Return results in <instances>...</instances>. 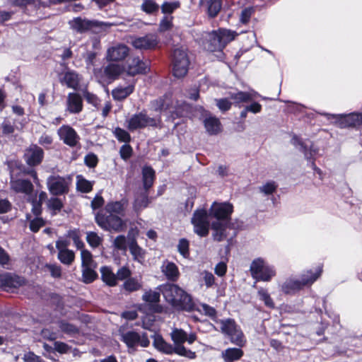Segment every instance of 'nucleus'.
<instances>
[{
  "instance_id": "obj_44",
  "label": "nucleus",
  "mask_w": 362,
  "mask_h": 362,
  "mask_svg": "<svg viewBox=\"0 0 362 362\" xmlns=\"http://www.w3.org/2000/svg\"><path fill=\"white\" fill-rule=\"evenodd\" d=\"M149 202L150 201L147 195H139L134 201V209L136 212L140 211L147 207Z\"/></svg>"
},
{
  "instance_id": "obj_1",
  "label": "nucleus",
  "mask_w": 362,
  "mask_h": 362,
  "mask_svg": "<svg viewBox=\"0 0 362 362\" xmlns=\"http://www.w3.org/2000/svg\"><path fill=\"white\" fill-rule=\"evenodd\" d=\"M161 292L165 300L177 310H189L192 308L191 297L175 284H165Z\"/></svg>"
},
{
  "instance_id": "obj_31",
  "label": "nucleus",
  "mask_w": 362,
  "mask_h": 362,
  "mask_svg": "<svg viewBox=\"0 0 362 362\" xmlns=\"http://www.w3.org/2000/svg\"><path fill=\"white\" fill-rule=\"evenodd\" d=\"M204 127L210 134H216L221 130V122L218 118L209 115L204 119Z\"/></svg>"
},
{
  "instance_id": "obj_42",
  "label": "nucleus",
  "mask_w": 362,
  "mask_h": 362,
  "mask_svg": "<svg viewBox=\"0 0 362 362\" xmlns=\"http://www.w3.org/2000/svg\"><path fill=\"white\" fill-rule=\"evenodd\" d=\"M171 338L175 346L182 345L187 339V333L181 329H174L171 333Z\"/></svg>"
},
{
  "instance_id": "obj_39",
  "label": "nucleus",
  "mask_w": 362,
  "mask_h": 362,
  "mask_svg": "<svg viewBox=\"0 0 362 362\" xmlns=\"http://www.w3.org/2000/svg\"><path fill=\"white\" fill-rule=\"evenodd\" d=\"M95 268V265L82 267V278L84 283H91L96 279L98 275L94 270Z\"/></svg>"
},
{
  "instance_id": "obj_50",
  "label": "nucleus",
  "mask_w": 362,
  "mask_h": 362,
  "mask_svg": "<svg viewBox=\"0 0 362 362\" xmlns=\"http://www.w3.org/2000/svg\"><path fill=\"white\" fill-rule=\"evenodd\" d=\"M173 27V17L164 16L160 22L158 31L160 33L169 30Z\"/></svg>"
},
{
  "instance_id": "obj_43",
  "label": "nucleus",
  "mask_w": 362,
  "mask_h": 362,
  "mask_svg": "<svg viewBox=\"0 0 362 362\" xmlns=\"http://www.w3.org/2000/svg\"><path fill=\"white\" fill-rule=\"evenodd\" d=\"M103 237L98 235L95 232L89 231L86 233V241L91 247L95 248L103 243Z\"/></svg>"
},
{
  "instance_id": "obj_24",
  "label": "nucleus",
  "mask_w": 362,
  "mask_h": 362,
  "mask_svg": "<svg viewBox=\"0 0 362 362\" xmlns=\"http://www.w3.org/2000/svg\"><path fill=\"white\" fill-rule=\"evenodd\" d=\"M11 189L16 193L30 194L33 190V185L30 181L23 179L11 178Z\"/></svg>"
},
{
  "instance_id": "obj_10",
  "label": "nucleus",
  "mask_w": 362,
  "mask_h": 362,
  "mask_svg": "<svg viewBox=\"0 0 362 362\" xmlns=\"http://www.w3.org/2000/svg\"><path fill=\"white\" fill-rule=\"evenodd\" d=\"M160 122V119L148 117L146 114L140 112L132 115L127 121L129 130L134 131L137 129L144 128L146 127H157Z\"/></svg>"
},
{
  "instance_id": "obj_40",
  "label": "nucleus",
  "mask_w": 362,
  "mask_h": 362,
  "mask_svg": "<svg viewBox=\"0 0 362 362\" xmlns=\"http://www.w3.org/2000/svg\"><path fill=\"white\" fill-rule=\"evenodd\" d=\"M58 259L59 261L66 265H70L75 259V254L71 250H64L58 251Z\"/></svg>"
},
{
  "instance_id": "obj_34",
  "label": "nucleus",
  "mask_w": 362,
  "mask_h": 362,
  "mask_svg": "<svg viewBox=\"0 0 362 362\" xmlns=\"http://www.w3.org/2000/svg\"><path fill=\"white\" fill-rule=\"evenodd\" d=\"M200 4L207 8L208 13L211 17L216 16L221 8L220 0H200Z\"/></svg>"
},
{
  "instance_id": "obj_54",
  "label": "nucleus",
  "mask_w": 362,
  "mask_h": 362,
  "mask_svg": "<svg viewBox=\"0 0 362 362\" xmlns=\"http://www.w3.org/2000/svg\"><path fill=\"white\" fill-rule=\"evenodd\" d=\"M202 276L206 288H210L214 284L215 277L212 273L208 271H204L202 273Z\"/></svg>"
},
{
  "instance_id": "obj_17",
  "label": "nucleus",
  "mask_w": 362,
  "mask_h": 362,
  "mask_svg": "<svg viewBox=\"0 0 362 362\" xmlns=\"http://www.w3.org/2000/svg\"><path fill=\"white\" fill-rule=\"evenodd\" d=\"M122 340L129 348H134L136 345L147 347L150 344L146 334H144L140 336L137 332L132 331L123 333L122 334Z\"/></svg>"
},
{
  "instance_id": "obj_27",
  "label": "nucleus",
  "mask_w": 362,
  "mask_h": 362,
  "mask_svg": "<svg viewBox=\"0 0 362 362\" xmlns=\"http://www.w3.org/2000/svg\"><path fill=\"white\" fill-rule=\"evenodd\" d=\"M142 300L152 307L153 312H161L162 308L158 305V303L160 300L159 292L153 290L146 291L142 296Z\"/></svg>"
},
{
  "instance_id": "obj_55",
  "label": "nucleus",
  "mask_w": 362,
  "mask_h": 362,
  "mask_svg": "<svg viewBox=\"0 0 362 362\" xmlns=\"http://www.w3.org/2000/svg\"><path fill=\"white\" fill-rule=\"evenodd\" d=\"M45 222L42 218H35L30 223V229L34 232H37L41 227L45 226Z\"/></svg>"
},
{
  "instance_id": "obj_22",
  "label": "nucleus",
  "mask_w": 362,
  "mask_h": 362,
  "mask_svg": "<svg viewBox=\"0 0 362 362\" xmlns=\"http://www.w3.org/2000/svg\"><path fill=\"white\" fill-rule=\"evenodd\" d=\"M329 119L332 118H341V127H356L358 125H360L362 124V114L361 113H351L348 115H346L344 117H342L341 115H330V114H325Z\"/></svg>"
},
{
  "instance_id": "obj_16",
  "label": "nucleus",
  "mask_w": 362,
  "mask_h": 362,
  "mask_svg": "<svg viewBox=\"0 0 362 362\" xmlns=\"http://www.w3.org/2000/svg\"><path fill=\"white\" fill-rule=\"evenodd\" d=\"M59 139L70 147H75L79 144L80 136L69 125H63L57 130Z\"/></svg>"
},
{
  "instance_id": "obj_25",
  "label": "nucleus",
  "mask_w": 362,
  "mask_h": 362,
  "mask_svg": "<svg viewBox=\"0 0 362 362\" xmlns=\"http://www.w3.org/2000/svg\"><path fill=\"white\" fill-rule=\"evenodd\" d=\"M127 206V201L122 199L120 201L110 202H108L105 207V213L117 215L119 217L124 215V211Z\"/></svg>"
},
{
  "instance_id": "obj_45",
  "label": "nucleus",
  "mask_w": 362,
  "mask_h": 362,
  "mask_svg": "<svg viewBox=\"0 0 362 362\" xmlns=\"http://www.w3.org/2000/svg\"><path fill=\"white\" fill-rule=\"evenodd\" d=\"M76 186L79 191L85 193L89 192L93 188L92 183L80 175L77 176Z\"/></svg>"
},
{
  "instance_id": "obj_7",
  "label": "nucleus",
  "mask_w": 362,
  "mask_h": 362,
  "mask_svg": "<svg viewBox=\"0 0 362 362\" xmlns=\"http://www.w3.org/2000/svg\"><path fill=\"white\" fill-rule=\"evenodd\" d=\"M71 28L78 32L83 33L89 30L95 33L106 31L112 24L98 21H88L76 18L69 21Z\"/></svg>"
},
{
  "instance_id": "obj_18",
  "label": "nucleus",
  "mask_w": 362,
  "mask_h": 362,
  "mask_svg": "<svg viewBox=\"0 0 362 362\" xmlns=\"http://www.w3.org/2000/svg\"><path fill=\"white\" fill-rule=\"evenodd\" d=\"M68 181L59 176H50L47 180L49 192L54 195L62 194L68 192Z\"/></svg>"
},
{
  "instance_id": "obj_23",
  "label": "nucleus",
  "mask_w": 362,
  "mask_h": 362,
  "mask_svg": "<svg viewBox=\"0 0 362 362\" xmlns=\"http://www.w3.org/2000/svg\"><path fill=\"white\" fill-rule=\"evenodd\" d=\"M160 270L168 281H177L180 275L177 266L168 260L163 262Z\"/></svg>"
},
{
  "instance_id": "obj_46",
  "label": "nucleus",
  "mask_w": 362,
  "mask_h": 362,
  "mask_svg": "<svg viewBox=\"0 0 362 362\" xmlns=\"http://www.w3.org/2000/svg\"><path fill=\"white\" fill-rule=\"evenodd\" d=\"M81 258L82 267L95 265L93 259L92 254L88 250L83 248L81 249Z\"/></svg>"
},
{
  "instance_id": "obj_20",
  "label": "nucleus",
  "mask_w": 362,
  "mask_h": 362,
  "mask_svg": "<svg viewBox=\"0 0 362 362\" xmlns=\"http://www.w3.org/2000/svg\"><path fill=\"white\" fill-rule=\"evenodd\" d=\"M124 71V66L118 64L111 63L106 66L104 69V76L100 75L101 71H95L96 77L100 81H103L106 79H115Z\"/></svg>"
},
{
  "instance_id": "obj_37",
  "label": "nucleus",
  "mask_w": 362,
  "mask_h": 362,
  "mask_svg": "<svg viewBox=\"0 0 362 362\" xmlns=\"http://www.w3.org/2000/svg\"><path fill=\"white\" fill-rule=\"evenodd\" d=\"M102 280L110 286H115L117 284L116 275L108 267L100 268Z\"/></svg>"
},
{
  "instance_id": "obj_53",
  "label": "nucleus",
  "mask_w": 362,
  "mask_h": 362,
  "mask_svg": "<svg viewBox=\"0 0 362 362\" xmlns=\"http://www.w3.org/2000/svg\"><path fill=\"white\" fill-rule=\"evenodd\" d=\"M113 245L115 248L121 250H126L127 249V240L124 235L117 236L113 242Z\"/></svg>"
},
{
  "instance_id": "obj_15",
  "label": "nucleus",
  "mask_w": 362,
  "mask_h": 362,
  "mask_svg": "<svg viewBox=\"0 0 362 362\" xmlns=\"http://www.w3.org/2000/svg\"><path fill=\"white\" fill-rule=\"evenodd\" d=\"M158 43L157 37L153 34L132 37L131 45L136 49L147 50L156 47Z\"/></svg>"
},
{
  "instance_id": "obj_12",
  "label": "nucleus",
  "mask_w": 362,
  "mask_h": 362,
  "mask_svg": "<svg viewBox=\"0 0 362 362\" xmlns=\"http://www.w3.org/2000/svg\"><path fill=\"white\" fill-rule=\"evenodd\" d=\"M129 50L125 44H112L106 50L105 59L110 62H122L129 56Z\"/></svg>"
},
{
  "instance_id": "obj_62",
  "label": "nucleus",
  "mask_w": 362,
  "mask_h": 362,
  "mask_svg": "<svg viewBox=\"0 0 362 362\" xmlns=\"http://www.w3.org/2000/svg\"><path fill=\"white\" fill-rule=\"evenodd\" d=\"M216 105L222 112L228 110L231 107V103L226 98L216 100Z\"/></svg>"
},
{
  "instance_id": "obj_4",
  "label": "nucleus",
  "mask_w": 362,
  "mask_h": 362,
  "mask_svg": "<svg viewBox=\"0 0 362 362\" xmlns=\"http://www.w3.org/2000/svg\"><path fill=\"white\" fill-rule=\"evenodd\" d=\"M95 221L102 229L110 232H121L126 228V223L121 217L104 211L97 213Z\"/></svg>"
},
{
  "instance_id": "obj_48",
  "label": "nucleus",
  "mask_w": 362,
  "mask_h": 362,
  "mask_svg": "<svg viewBox=\"0 0 362 362\" xmlns=\"http://www.w3.org/2000/svg\"><path fill=\"white\" fill-rule=\"evenodd\" d=\"M59 327L62 332L69 335L75 334L78 332V329L76 325L65 321L59 322Z\"/></svg>"
},
{
  "instance_id": "obj_28",
  "label": "nucleus",
  "mask_w": 362,
  "mask_h": 362,
  "mask_svg": "<svg viewBox=\"0 0 362 362\" xmlns=\"http://www.w3.org/2000/svg\"><path fill=\"white\" fill-rule=\"evenodd\" d=\"M83 102L81 97L76 93H71L68 95L67 109L70 112L78 113L82 110Z\"/></svg>"
},
{
  "instance_id": "obj_2",
  "label": "nucleus",
  "mask_w": 362,
  "mask_h": 362,
  "mask_svg": "<svg viewBox=\"0 0 362 362\" xmlns=\"http://www.w3.org/2000/svg\"><path fill=\"white\" fill-rule=\"evenodd\" d=\"M236 35L235 32L227 29H218L206 33L203 45L204 48L209 52L221 51L228 43L235 39Z\"/></svg>"
},
{
  "instance_id": "obj_41",
  "label": "nucleus",
  "mask_w": 362,
  "mask_h": 362,
  "mask_svg": "<svg viewBox=\"0 0 362 362\" xmlns=\"http://www.w3.org/2000/svg\"><path fill=\"white\" fill-rule=\"evenodd\" d=\"M141 9L147 14H153L159 10V6L154 0H144Z\"/></svg>"
},
{
  "instance_id": "obj_11",
  "label": "nucleus",
  "mask_w": 362,
  "mask_h": 362,
  "mask_svg": "<svg viewBox=\"0 0 362 362\" xmlns=\"http://www.w3.org/2000/svg\"><path fill=\"white\" fill-rule=\"evenodd\" d=\"M194 232L201 237L208 235L209 222L208 221L207 211L205 209H198L194 213L192 218Z\"/></svg>"
},
{
  "instance_id": "obj_3",
  "label": "nucleus",
  "mask_w": 362,
  "mask_h": 362,
  "mask_svg": "<svg viewBox=\"0 0 362 362\" xmlns=\"http://www.w3.org/2000/svg\"><path fill=\"white\" fill-rule=\"evenodd\" d=\"M322 268L321 266L314 270H308L303 273L299 280H287L282 286L284 292L290 293L301 289L303 286L313 284L321 275Z\"/></svg>"
},
{
  "instance_id": "obj_56",
  "label": "nucleus",
  "mask_w": 362,
  "mask_h": 362,
  "mask_svg": "<svg viewBox=\"0 0 362 362\" xmlns=\"http://www.w3.org/2000/svg\"><path fill=\"white\" fill-rule=\"evenodd\" d=\"M49 209L54 211H60L63 206L62 201L56 197L50 198L47 203Z\"/></svg>"
},
{
  "instance_id": "obj_38",
  "label": "nucleus",
  "mask_w": 362,
  "mask_h": 362,
  "mask_svg": "<svg viewBox=\"0 0 362 362\" xmlns=\"http://www.w3.org/2000/svg\"><path fill=\"white\" fill-rule=\"evenodd\" d=\"M142 174L144 188L148 189L153 183L155 172L151 167L146 166L143 168Z\"/></svg>"
},
{
  "instance_id": "obj_29",
  "label": "nucleus",
  "mask_w": 362,
  "mask_h": 362,
  "mask_svg": "<svg viewBox=\"0 0 362 362\" xmlns=\"http://www.w3.org/2000/svg\"><path fill=\"white\" fill-rule=\"evenodd\" d=\"M129 249L134 260L139 263H143L145 261L146 251L137 244L134 237L129 243Z\"/></svg>"
},
{
  "instance_id": "obj_14",
  "label": "nucleus",
  "mask_w": 362,
  "mask_h": 362,
  "mask_svg": "<svg viewBox=\"0 0 362 362\" xmlns=\"http://www.w3.org/2000/svg\"><path fill=\"white\" fill-rule=\"evenodd\" d=\"M232 212V204L226 202H214L210 208V215L216 218V221H229Z\"/></svg>"
},
{
  "instance_id": "obj_63",
  "label": "nucleus",
  "mask_w": 362,
  "mask_h": 362,
  "mask_svg": "<svg viewBox=\"0 0 362 362\" xmlns=\"http://www.w3.org/2000/svg\"><path fill=\"white\" fill-rule=\"evenodd\" d=\"M120 156L124 160H127L132 156V148L128 144L123 145L119 151Z\"/></svg>"
},
{
  "instance_id": "obj_8",
  "label": "nucleus",
  "mask_w": 362,
  "mask_h": 362,
  "mask_svg": "<svg viewBox=\"0 0 362 362\" xmlns=\"http://www.w3.org/2000/svg\"><path fill=\"white\" fill-rule=\"evenodd\" d=\"M219 324L221 332L229 337L233 344L240 347L245 345V339L243 333L233 320H221Z\"/></svg>"
},
{
  "instance_id": "obj_21",
  "label": "nucleus",
  "mask_w": 362,
  "mask_h": 362,
  "mask_svg": "<svg viewBox=\"0 0 362 362\" xmlns=\"http://www.w3.org/2000/svg\"><path fill=\"white\" fill-rule=\"evenodd\" d=\"M43 156V150L37 145H33L26 149L24 157L28 165L34 166L41 163Z\"/></svg>"
},
{
  "instance_id": "obj_49",
  "label": "nucleus",
  "mask_w": 362,
  "mask_h": 362,
  "mask_svg": "<svg viewBox=\"0 0 362 362\" xmlns=\"http://www.w3.org/2000/svg\"><path fill=\"white\" fill-rule=\"evenodd\" d=\"M277 187L274 181H269L259 187V192L265 195L272 194L276 190Z\"/></svg>"
},
{
  "instance_id": "obj_9",
  "label": "nucleus",
  "mask_w": 362,
  "mask_h": 362,
  "mask_svg": "<svg viewBox=\"0 0 362 362\" xmlns=\"http://www.w3.org/2000/svg\"><path fill=\"white\" fill-rule=\"evenodd\" d=\"M189 65V61L186 52L182 49H175L173 55V75L177 78L184 77L188 71Z\"/></svg>"
},
{
  "instance_id": "obj_47",
  "label": "nucleus",
  "mask_w": 362,
  "mask_h": 362,
  "mask_svg": "<svg viewBox=\"0 0 362 362\" xmlns=\"http://www.w3.org/2000/svg\"><path fill=\"white\" fill-rule=\"evenodd\" d=\"M67 237L71 238L77 249H82L84 247L83 242L81 240V234L78 230H71L67 233Z\"/></svg>"
},
{
  "instance_id": "obj_26",
  "label": "nucleus",
  "mask_w": 362,
  "mask_h": 362,
  "mask_svg": "<svg viewBox=\"0 0 362 362\" xmlns=\"http://www.w3.org/2000/svg\"><path fill=\"white\" fill-rule=\"evenodd\" d=\"M229 228L228 221H215L212 223L214 239L222 241L227 238V229Z\"/></svg>"
},
{
  "instance_id": "obj_60",
  "label": "nucleus",
  "mask_w": 362,
  "mask_h": 362,
  "mask_svg": "<svg viewBox=\"0 0 362 362\" xmlns=\"http://www.w3.org/2000/svg\"><path fill=\"white\" fill-rule=\"evenodd\" d=\"M131 271L130 269L127 267H122L120 269H118L117 272L116 277L117 280H124L127 279L131 276Z\"/></svg>"
},
{
  "instance_id": "obj_19",
  "label": "nucleus",
  "mask_w": 362,
  "mask_h": 362,
  "mask_svg": "<svg viewBox=\"0 0 362 362\" xmlns=\"http://www.w3.org/2000/svg\"><path fill=\"white\" fill-rule=\"evenodd\" d=\"M25 284V281L23 277L8 273L0 274V287L5 290L18 288Z\"/></svg>"
},
{
  "instance_id": "obj_36",
  "label": "nucleus",
  "mask_w": 362,
  "mask_h": 362,
  "mask_svg": "<svg viewBox=\"0 0 362 362\" xmlns=\"http://www.w3.org/2000/svg\"><path fill=\"white\" fill-rule=\"evenodd\" d=\"M141 278L129 277L123 284L124 291L132 293L140 290L142 288Z\"/></svg>"
},
{
  "instance_id": "obj_35",
  "label": "nucleus",
  "mask_w": 362,
  "mask_h": 362,
  "mask_svg": "<svg viewBox=\"0 0 362 362\" xmlns=\"http://www.w3.org/2000/svg\"><path fill=\"white\" fill-rule=\"evenodd\" d=\"M257 93L256 92H243L239 91L234 93H230V97L235 101V103H246L253 100Z\"/></svg>"
},
{
  "instance_id": "obj_13",
  "label": "nucleus",
  "mask_w": 362,
  "mask_h": 362,
  "mask_svg": "<svg viewBox=\"0 0 362 362\" xmlns=\"http://www.w3.org/2000/svg\"><path fill=\"white\" fill-rule=\"evenodd\" d=\"M124 66V72L129 76L145 74L150 70L149 64L139 57L129 59Z\"/></svg>"
},
{
  "instance_id": "obj_6",
  "label": "nucleus",
  "mask_w": 362,
  "mask_h": 362,
  "mask_svg": "<svg viewBox=\"0 0 362 362\" xmlns=\"http://www.w3.org/2000/svg\"><path fill=\"white\" fill-rule=\"evenodd\" d=\"M250 270L252 276L257 281H269L276 274L274 267L267 264L262 258L254 259Z\"/></svg>"
},
{
  "instance_id": "obj_61",
  "label": "nucleus",
  "mask_w": 362,
  "mask_h": 362,
  "mask_svg": "<svg viewBox=\"0 0 362 362\" xmlns=\"http://www.w3.org/2000/svg\"><path fill=\"white\" fill-rule=\"evenodd\" d=\"M86 165L90 168H94L97 165L98 159L94 153H88L84 158Z\"/></svg>"
},
{
  "instance_id": "obj_5",
  "label": "nucleus",
  "mask_w": 362,
  "mask_h": 362,
  "mask_svg": "<svg viewBox=\"0 0 362 362\" xmlns=\"http://www.w3.org/2000/svg\"><path fill=\"white\" fill-rule=\"evenodd\" d=\"M153 346L159 351L166 354L175 353L180 356L193 359L196 357L195 352L187 349L182 345H177L173 347L170 344L167 343L160 335H155L153 342Z\"/></svg>"
},
{
  "instance_id": "obj_64",
  "label": "nucleus",
  "mask_w": 362,
  "mask_h": 362,
  "mask_svg": "<svg viewBox=\"0 0 362 362\" xmlns=\"http://www.w3.org/2000/svg\"><path fill=\"white\" fill-rule=\"evenodd\" d=\"M226 271L227 265L224 262L218 263L214 268L215 274L219 276H223L226 274Z\"/></svg>"
},
{
  "instance_id": "obj_59",
  "label": "nucleus",
  "mask_w": 362,
  "mask_h": 362,
  "mask_svg": "<svg viewBox=\"0 0 362 362\" xmlns=\"http://www.w3.org/2000/svg\"><path fill=\"white\" fill-rule=\"evenodd\" d=\"M178 251L183 257H187L189 255V243L185 239L180 240L177 245Z\"/></svg>"
},
{
  "instance_id": "obj_57",
  "label": "nucleus",
  "mask_w": 362,
  "mask_h": 362,
  "mask_svg": "<svg viewBox=\"0 0 362 362\" xmlns=\"http://www.w3.org/2000/svg\"><path fill=\"white\" fill-rule=\"evenodd\" d=\"M45 267L49 272L52 277L59 278L61 276L62 269L60 266L56 264H47Z\"/></svg>"
},
{
  "instance_id": "obj_58",
  "label": "nucleus",
  "mask_w": 362,
  "mask_h": 362,
  "mask_svg": "<svg viewBox=\"0 0 362 362\" xmlns=\"http://www.w3.org/2000/svg\"><path fill=\"white\" fill-rule=\"evenodd\" d=\"M258 295L259 296L260 299L264 302V303L267 306L270 307V308L274 307V303H273L272 300L271 299L269 295L267 292V291H265L264 289H260L258 291Z\"/></svg>"
},
{
  "instance_id": "obj_32",
  "label": "nucleus",
  "mask_w": 362,
  "mask_h": 362,
  "mask_svg": "<svg viewBox=\"0 0 362 362\" xmlns=\"http://www.w3.org/2000/svg\"><path fill=\"white\" fill-rule=\"evenodd\" d=\"M134 89V85H128L127 86H118L113 89L112 95L115 100H122L128 97Z\"/></svg>"
},
{
  "instance_id": "obj_33",
  "label": "nucleus",
  "mask_w": 362,
  "mask_h": 362,
  "mask_svg": "<svg viewBox=\"0 0 362 362\" xmlns=\"http://www.w3.org/2000/svg\"><path fill=\"white\" fill-rule=\"evenodd\" d=\"M80 80L81 78L77 73L69 71L64 74L62 82L69 88L76 89Z\"/></svg>"
},
{
  "instance_id": "obj_30",
  "label": "nucleus",
  "mask_w": 362,
  "mask_h": 362,
  "mask_svg": "<svg viewBox=\"0 0 362 362\" xmlns=\"http://www.w3.org/2000/svg\"><path fill=\"white\" fill-rule=\"evenodd\" d=\"M243 354L240 348H228L222 351L221 357L224 362H235L240 360Z\"/></svg>"
},
{
  "instance_id": "obj_52",
  "label": "nucleus",
  "mask_w": 362,
  "mask_h": 362,
  "mask_svg": "<svg viewBox=\"0 0 362 362\" xmlns=\"http://www.w3.org/2000/svg\"><path fill=\"white\" fill-rule=\"evenodd\" d=\"M180 4L179 1L175 2H164L161 6V11L163 13H171L175 9L179 8Z\"/></svg>"
},
{
  "instance_id": "obj_51",
  "label": "nucleus",
  "mask_w": 362,
  "mask_h": 362,
  "mask_svg": "<svg viewBox=\"0 0 362 362\" xmlns=\"http://www.w3.org/2000/svg\"><path fill=\"white\" fill-rule=\"evenodd\" d=\"M114 134L115 137L119 141L122 142H129L131 139V136L129 134L119 127L115 128L114 130Z\"/></svg>"
}]
</instances>
